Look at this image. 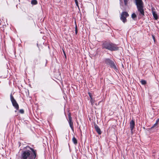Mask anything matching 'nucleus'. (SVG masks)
Segmentation results:
<instances>
[{"mask_svg": "<svg viewBox=\"0 0 159 159\" xmlns=\"http://www.w3.org/2000/svg\"><path fill=\"white\" fill-rule=\"evenodd\" d=\"M29 150H27L23 152L21 157V159H35L36 158L37 153L36 150L30 147H27Z\"/></svg>", "mask_w": 159, "mask_h": 159, "instance_id": "f257e3e1", "label": "nucleus"}, {"mask_svg": "<svg viewBox=\"0 0 159 159\" xmlns=\"http://www.w3.org/2000/svg\"><path fill=\"white\" fill-rule=\"evenodd\" d=\"M102 49H105L111 51L119 50V47L117 45L110 42H105L102 44Z\"/></svg>", "mask_w": 159, "mask_h": 159, "instance_id": "f03ea898", "label": "nucleus"}, {"mask_svg": "<svg viewBox=\"0 0 159 159\" xmlns=\"http://www.w3.org/2000/svg\"><path fill=\"white\" fill-rule=\"evenodd\" d=\"M135 1L138 11L141 15L144 16L143 3L142 0H135Z\"/></svg>", "mask_w": 159, "mask_h": 159, "instance_id": "7ed1b4c3", "label": "nucleus"}, {"mask_svg": "<svg viewBox=\"0 0 159 159\" xmlns=\"http://www.w3.org/2000/svg\"><path fill=\"white\" fill-rule=\"evenodd\" d=\"M105 63L107 65L111 67L115 70H116L117 68L114 62L109 58H106L104 60Z\"/></svg>", "mask_w": 159, "mask_h": 159, "instance_id": "20e7f679", "label": "nucleus"}, {"mask_svg": "<svg viewBox=\"0 0 159 159\" xmlns=\"http://www.w3.org/2000/svg\"><path fill=\"white\" fill-rule=\"evenodd\" d=\"M11 101L12 106L16 110L15 111L16 112L19 109V105L14 97L11 94Z\"/></svg>", "mask_w": 159, "mask_h": 159, "instance_id": "39448f33", "label": "nucleus"}, {"mask_svg": "<svg viewBox=\"0 0 159 159\" xmlns=\"http://www.w3.org/2000/svg\"><path fill=\"white\" fill-rule=\"evenodd\" d=\"M129 16V14L127 12L123 11L121 14L120 19L124 23H125L127 21L126 18Z\"/></svg>", "mask_w": 159, "mask_h": 159, "instance_id": "423d86ee", "label": "nucleus"}, {"mask_svg": "<svg viewBox=\"0 0 159 159\" xmlns=\"http://www.w3.org/2000/svg\"><path fill=\"white\" fill-rule=\"evenodd\" d=\"M68 118H69V123L70 127L71 128L73 132L74 131L73 123L72 120V118L71 117L70 113L68 114Z\"/></svg>", "mask_w": 159, "mask_h": 159, "instance_id": "0eeeda50", "label": "nucleus"}, {"mask_svg": "<svg viewBox=\"0 0 159 159\" xmlns=\"http://www.w3.org/2000/svg\"><path fill=\"white\" fill-rule=\"evenodd\" d=\"M129 125L131 133L133 134V130L135 126L134 121L133 120H131L129 122Z\"/></svg>", "mask_w": 159, "mask_h": 159, "instance_id": "6e6552de", "label": "nucleus"}, {"mask_svg": "<svg viewBox=\"0 0 159 159\" xmlns=\"http://www.w3.org/2000/svg\"><path fill=\"white\" fill-rule=\"evenodd\" d=\"M154 10H155V9L154 8V7H152V12L153 16L155 20H157L158 18V16L157 14L156 13V12Z\"/></svg>", "mask_w": 159, "mask_h": 159, "instance_id": "1a4fd4ad", "label": "nucleus"}, {"mask_svg": "<svg viewBox=\"0 0 159 159\" xmlns=\"http://www.w3.org/2000/svg\"><path fill=\"white\" fill-rule=\"evenodd\" d=\"M94 125L96 131L99 134H101L102 133V132L100 128L96 124H95Z\"/></svg>", "mask_w": 159, "mask_h": 159, "instance_id": "9d476101", "label": "nucleus"}, {"mask_svg": "<svg viewBox=\"0 0 159 159\" xmlns=\"http://www.w3.org/2000/svg\"><path fill=\"white\" fill-rule=\"evenodd\" d=\"M72 141L73 143L75 144L76 145L77 143V141L76 138L75 137H73L72 139Z\"/></svg>", "mask_w": 159, "mask_h": 159, "instance_id": "9b49d317", "label": "nucleus"}, {"mask_svg": "<svg viewBox=\"0 0 159 159\" xmlns=\"http://www.w3.org/2000/svg\"><path fill=\"white\" fill-rule=\"evenodd\" d=\"M31 4L33 5H36L38 4L37 1L36 0H32L31 1Z\"/></svg>", "mask_w": 159, "mask_h": 159, "instance_id": "f8f14e48", "label": "nucleus"}, {"mask_svg": "<svg viewBox=\"0 0 159 159\" xmlns=\"http://www.w3.org/2000/svg\"><path fill=\"white\" fill-rule=\"evenodd\" d=\"M141 83L143 85H145L147 84V82L146 81L144 80H142L141 81Z\"/></svg>", "mask_w": 159, "mask_h": 159, "instance_id": "ddd939ff", "label": "nucleus"}, {"mask_svg": "<svg viewBox=\"0 0 159 159\" xmlns=\"http://www.w3.org/2000/svg\"><path fill=\"white\" fill-rule=\"evenodd\" d=\"M90 102L91 103V104L93 105V104L95 102V101L94 98H90Z\"/></svg>", "mask_w": 159, "mask_h": 159, "instance_id": "4468645a", "label": "nucleus"}, {"mask_svg": "<svg viewBox=\"0 0 159 159\" xmlns=\"http://www.w3.org/2000/svg\"><path fill=\"white\" fill-rule=\"evenodd\" d=\"M132 18L133 19H134L135 18H136L137 17L136 15L135 14V13H133L131 15Z\"/></svg>", "mask_w": 159, "mask_h": 159, "instance_id": "2eb2a0df", "label": "nucleus"}, {"mask_svg": "<svg viewBox=\"0 0 159 159\" xmlns=\"http://www.w3.org/2000/svg\"><path fill=\"white\" fill-rule=\"evenodd\" d=\"M158 124L157 123H155V124H154L151 127L152 129L155 128L157 127V125Z\"/></svg>", "mask_w": 159, "mask_h": 159, "instance_id": "dca6fc26", "label": "nucleus"}, {"mask_svg": "<svg viewBox=\"0 0 159 159\" xmlns=\"http://www.w3.org/2000/svg\"><path fill=\"white\" fill-rule=\"evenodd\" d=\"M19 112L21 114H23L24 112V111L23 109H21L19 110Z\"/></svg>", "mask_w": 159, "mask_h": 159, "instance_id": "f3484780", "label": "nucleus"}, {"mask_svg": "<svg viewBox=\"0 0 159 159\" xmlns=\"http://www.w3.org/2000/svg\"><path fill=\"white\" fill-rule=\"evenodd\" d=\"M88 94L90 98H93V95L91 93H90V92H88Z\"/></svg>", "mask_w": 159, "mask_h": 159, "instance_id": "a211bd4d", "label": "nucleus"}, {"mask_svg": "<svg viewBox=\"0 0 159 159\" xmlns=\"http://www.w3.org/2000/svg\"><path fill=\"white\" fill-rule=\"evenodd\" d=\"M124 2L125 5L126 6L127 4L128 0H124Z\"/></svg>", "mask_w": 159, "mask_h": 159, "instance_id": "6ab92c4d", "label": "nucleus"}, {"mask_svg": "<svg viewBox=\"0 0 159 159\" xmlns=\"http://www.w3.org/2000/svg\"><path fill=\"white\" fill-rule=\"evenodd\" d=\"M62 51H63V53H64V55L65 57V58H66V53L65 52L64 50L63 49H62Z\"/></svg>", "mask_w": 159, "mask_h": 159, "instance_id": "aec40b11", "label": "nucleus"}, {"mask_svg": "<svg viewBox=\"0 0 159 159\" xmlns=\"http://www.w3.org/2000/svg\"><path fill=\"white\" fill-rule=\"evenodd\" d=\"M152 39H153V40H154V42H155V41H156V39H155V36H154V35L153 34H152Z\"/></svg>", "mask_w": 159, "mask_h": 159, "instance_id": "412c9836", "label": "nucleus"}, {"mask_svg": "<svg viewBox=\"0 0 159 159\" xmlns=\"http://www.w3.org/2000/svg\"><path fill=\"white\" fill-rule=\"evenodd\" d=\"M75 4L79 8V5H78V1L75 2Z\"/></svg>", "mask_w": 159, "mask_h": 159, "instance_id": "4be33fe9", "label": "nucleus"}, {"mask_svg": "<svg viewBox=\"0 0 159 159\" xmlns=\"http://www.w3.org/2000/svg\"><path fill=\"white\" fill-rule=\"evenodd\" d=\"M159 122V118H158L156 121V123L158 124V122Z\"/></svg>", "mask_w": 159, "mask_h": 159, "instance_id": "5701e85b", "label": "nucleus"}, {"mask_svg": "<svg viewBox=\"0 0 159 159\" xmlns=\"http://www.w3.org/2000/svg\"><path fill=\"white\" fill-rule=\"evenodd\" d=\"M75 34H77L78 33V30H75Z\"/></svg>", "mask_w": 159, "mask_h": 159, "instance_id": "b1692460", "label": "nucleus"}, {"mask_svg": "<svg viewBox=\"0 0 159 159\" xmlns=\"http://www.w3.org/2000/svg\"><path fill=\"white\" fill-rule=\"evenodd\" d=\"M37 62V60H35L34 61V62L35 63V65L36 63Z\"/></svg>", "mask_w": 159, "mask_h": 159, "instance_id": "393cba45", "label": "nucleus"}, {"mask_svg": "<svg viewBox=\"0 0 159 159\" xmlns=\"http://www.w3.org/2000/svg\"><path fill=\"white\" fill-rule=\"evenodd\" d=\"M75 30H78L77 27L76 25V24L75 27Z\"/></svg>", "mask_w": 159, "mask_h": 159, "instance_id": "a878e982", "label": "nucleus"}, {"mask_svg": "<svg viewBox=\"0 0 159 159\" xmlns=\"http://www.w3.org/2000/svg\"><path fill=\"white\" fill-rule=\"evenodd\" d=\"M75 2H77L78 1H77V0H75Z\"/></svg>", "mask_w": 159, "mask_h": 159, "instance_id": "bb28decb", "label": "nucleus"}]
</instances>
